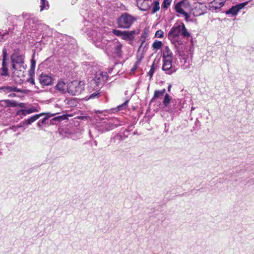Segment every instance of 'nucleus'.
Here are the masks:
<instances>
[{"label":"nucleus","mask_w":254,"mask_h":254,"mask_svg":"<svg viewBox=\"0 0 254 254\" xmlns=\"http://www.w3.org/2000/svg\"><path fill=\"white\" fill-rule=\"evenodd\" d=\"M168 38L177 49L180 55L181 54L180 46H183V41L180 36L186 39L190 37V33L187 29L183 23L175 24L168 32Z\"/></svg>","instance_id":"f257e3e1"},{"label":"nucleus","mask_w":254,"mask_h":254,"mask_svg":"<svg viewBox=\"0 0 254 254\" xmlns=\"http://www.w3.org/2000/svg\"><path fill=\"white\" fill-rule=\"evenodd\" d=\"M173 53L168 46H165L163 50V65L162 69L166 74L171 75L175 73L177 67L172 65Z\"/></svg>","instance_id":"f03ea898"},{"label":"nucleus","mask_w":254,"mask_h":254,"mask_svg":"<svg viewBox=\"0 0 254 254\" xmlns=\"http://www.w3.org/2000/svg\"><path fill=\"white\" fill-rule=\"evenodd\" d=\"M86 32L87 35L93 41L96 47L101 49L106 47L108 41L104 39L103 35L105 33V30L103 28L94 27L93 29L87 31Z\"/></svg>","instance_id":"7ed1b4c3"},{"label":"nucleus","mask_w":254,"mask_h":254,"mask_svg":"<svg viewBox=\"0 0 254 254\" xmlns=\"http://www.w3.org/2000/svg\"><path fill=\"white\" fill-rule=\"evenodd\" d=\"M176 11L185 17V20L190 21V15L187 12L190 9V5L188 0H183L178 2L175 6Z\"/></svg>","instance_id":"20e7f679"},{"label":"nucleus","mask_w":254,"mask_h":254,"mask_svg":"<svg viewBox=\"0 0 254 254\" xmlns=\"http://www.w3.org/2000/svg\"><path fill=\"white\" fill-rule=\"evenodd\" d=\"M135 20V18L132 15L126 13H123L117 20L118 27L128 29L130 27Z\"/></svg>","instance_id":"39448f33"},{"label":"nucleus","mask_w":254,"mask_h":254,"mask_svg":"<svg viewBox=\"0 0 254 254\" xmlns=\"http://www.w3.org/2000/svg\"><path fill=\"white\" fill-rule=\"evenodd\" d=\"M84 85L83 81L74 80L68 83V93L71 95H79L84 90Z\"/></svg>","instance_id":"423d86ee"},{"label":"nucleus","mask_w":254,"mask_h":254,"mask_svg":"<svg viewBox=\"0 0 254 254\" xmlns=\"http://www.w3.org/2000/svg\"><path fill=\"white\" fill-rule=\"evenodd\" d=\"M108 74L106 72L99 71L96 72L92 82L98 87H101L107 80Z\"/></svg>","instance_id":"0eeeda50"},{"label":"nucleus","mask_w":254,"mask_h":254,"mask_svg":"<svg viewBox=\"0 0 254 254\" xmlns=\"http://www.w3.org/2000/svg\"><path fill=\"white\" fill-rule=\"evenodd\" d=\"M207 7L205 4L200 2L195 3L191 8L190 13L194 16H198L207 12Z\"/></svg>","instance_id":"6e6552de"},{"label":"nucleus","mask_w":254,"mask_h":254,"mask_svg":"<svg viewBox=\"0 0 254 254\" xmlns=\"http://www.w3.org/2000/svg\"><path fill=\"white\" fill-rule=\"evenodd\" d=\"M24 57L18 53H14L11 57L12 67L14 69L24 68Z\"/></svg>","instance_id":"1a4fd4ad"},{"label":"nucleus","mask_w":254,"mask_h":254,"mask_svg":"<svg viewBox=\"0 0 254 254\" xmlns=\"http://www.w3.org/2000/svg\"><path fill=\"white\" fill-rule=\"evenodd\" d=\"M38 80L42 86H49L53 84L54 78L51 73H42L38 77Z\"/></svg>","instance_id":"9d476101"},{"label":"nucleus","mask_w":254,"mask_h":254,"mask_svg":"<svg viewBox=\"0 0 254 254\" xmlns=\"http://www.w3.org/2000/svg\"><path fill=\"white\" fill-rule=\"evenodd\" d=\"M248 3V2L246 1L233 6L229 10H227L225 13L227 15H230L231 16H235L240 10L243 9Z\"/></svg>","instance_id":"9b49d317"},{"label":"nucleus","mask_w":254,"mask_h":254,"mask_svg":"<svg viewBox=\"0 0 254 254\" xmlns=\"http://www.w3.org/2000/svg\"><path fill=\"white\" fill-rule=\"evenodd\" d=\"M226 0H214L209 3L208 5V9L212 12H217L222 7Z\"/></svg>","instance_id":"f8f14e48"},{"label":"nucleus","mask_w":254,"mask_h":254,"mask_svg":"<svg viewBox=\"0 0 254 254\" xmlns=\"http://www.w3.org/2000/svg\"><path fill=\"white\" fill-rule=\"evenodd\" d=\"M137 7L142 11H147L150 8L153 2L150 0H137Z\"/></svg>","instance_id":"ddd939ff"},{"label":"nucleus","mask_w":254,"mask_h":254,"mask_svg":"<svg viewBox=\"0 0 254 254\" xmlns=\"http://www.w3.org/2000/svg\"><path fill=\"white\" fill-rule=\"evenodd\" d=\"M68 84L67 83L65 82L63 80H60L54 88L56 91L62 94H64L68 92Z\"/></svg>","instance_id":"4468645a"},{"label":"nucleus","mask_w":254,"mask_h":254,"mask_svg":"<svg viewBox=\"0 0 254 254\" xmlns=\"http://www.w3.org/2000/svg\"><path fill=\"white\" fill-rule=\"evenodd\" d=\"M182 107L181 103L179 102V100H175L171 102L168 107V109L167 110L171 113H174L180 111Z\"/></svg>","instance_id":"2eb2a0df"},{"label":"nucleus","mask_w":254,"mask_h":254,"mask_svg":"<svg viewBox=\"0 0 254 254\" xmlns=\"http://www.w3.org/2000/svg\"><path fill=\"white\" fill-rule=\"evenodd\" d=\"M0 105L5 107H14L19 106L20 107L23 108L24 107L23 103H18L15 101H10L9 100H4L0 101Z\"/></svg>","instance_id":"dca6fc26"},{"label":"nucleus","mask_w":254,"mask_h":254,"mask_svg":"<svg viewBox=\"0 0 254 254\" xmlns=\"http://www.w3.org/2000/svg\"><path fill=\"white\" fill-rule=\"evenodd\" d=\"M115 121L116 120L114 119H108L107 121L104 122L102 126L105 127V129L106 131L113 129L117 127L115 124Z\"/></svg>","instance_id":"f3484780"},{"label":"nucleus","mask_w":254,"mask_h":254,"mask_svg":"<svg viewBox=\"0 0 254 254\" xmlns=\"http://www.w3.org/2000/svg\"><path fill=\"white\" fill-rule=\"evenodd\" d=\"M0 92L2 93H4L5 94H9L11 92H21L22 90L20 89L17 88L15 86H6L1 87L0 88Z\"/></svg>","instance_id":"a211bd4d"},{"label":"nucleus","mask_w":254,"mask_h":254,"mask_svg":"<svg viewBox=\"0 0 254 254\" xmlns=\"http://www.w3.org/2000/svg\"><path fill=\"white\" fill-rule=\"evenodd\" d=\"M12 36L13 34L11 29L9 28L8 30L0 32V41H5L9 36L12 37Z\"/></svg>","instance_id":"6ab92c4d"},{"label":"nucleus","mask_w":254,"mask_h":254,"mask_svg":"<svg viewBox=\"0 0 254 254\" xmlns=\"http://www.w3.org/2000/svg\"><path fill=\"white\" fill-rule=\"evenodd\" d=\"M123 47L122 44H121L118 41L116 42L114 47V53L118 57H121L123 55V52L122 50Z\"/></svg>","instance_id":"aec40b11"},{"label":"nucleus","mask_w":254,"mask_h":254,"mask_svg":"<svg viewBox=\"0 0 254 254\" xmlns=\"http://www.w3.org/2000/svg\"><path fill=\"white\" fill-rule=\"evenodd\" d=\"M38 29L41 32L46 31V32H43L42 34V38H44L47 36H49L52 33L50 29H49V27L46 25L39 26Z\"/></svg>","instance_id":"412c9836"},{"label":"nucleus","mask_w":254,"mask_h":254,"mask_svg":"<svg viewBox=\"0 0 254 254\" xmlns=\"http://www.w3.org/2000/svg\"><path fill=\"white\" fill-rule=\"evenodd\" d=\"M43 115H44V113H41L39 114L34 115L29 118V119H28L27 120H25L23 122V124L27 125H31L32 123H33L35 121L38 120L41 116H43Z\"/></svg>","instance_id":"4be33fe9"},{"label":"nucleus","mask_w":254,"mask_h":254,"mask_svg":"<svg viewBox=\"0 0 254 254\" xmlns=\"http://www.w3.org/2000/svg\"><path fill=\"white\" fill-rule=\"evenodd\" d=\"M135 34L134 31H123V33L122 36V38L124 40H132L134 38V35Z\"/></svg>","instance_id":"5701e85b"},{"label":"nucleus","mask_w":254,"mask_h":254,"mask_svg":"<svg viewBox=\"0 0 254 254\" xmlns=\"http://www.w3.org/2000/svg\"><path fill=\"white\" fill-rule=\"evenodd\" d=\"M0 74L2 76H6L8 75V64L6 62H2V66L0 69Z\"/></svg>","instance_id":"b1692460"},{"label":"nucleus","mask_w":254,"mask_h":254,"mask_svg":"<svg viewBox=\"0 0 254 254\" xmlns=\"http://www.w3.org/2000/svg\"><path fill=\"white\" fill-rule=\"evenodd\" d=\"M163 44L161 41L155 40L152 44V47L154 50H158L161 48Z\"/></svg>","instance_id":"393cba45"},{"label":"nucleus","mask_w":254,"mask_h":254,"mask_svg":"<svg viewBox=\"0 0 254 254\" xmlns=\"http://www.w3.org/2000/svg\"><path fill=\"white\" fill-rule=\"evenodd\" d=\"M153 7L152 8L151 13H155L160 9V5H159V2L158 1L156 0L153 2Z\"/></svg>","instance_id":"a878e982"},{"label":"nucleus","mask_w":254,"mask_h":254,"mask_svg":"<svg viewBox=\"0 0 254 254\" xmlns=\"http://www.w3.org/2000/svg\"><path fill=\"white\" fill-rule=\"evenodd\" d=\"M35 27H36V25H35L33 19H29L28 22H27V23L25 22V23H24V28L25 29V28H28V29L30 28V29H34Z\"/></svg>","instance_id":"bb28decb"},{"label":"nucleus","mask_w":254,"mask_h":254,"mask_svg":"<svg viewBox=\"0 0 254 254\" xmlns=\"http://www.w3.org/2000/svg\"><path fill=\"white\" fill-rule=\"evenodd\" d=\"M171 97L169 96V94H166L165 95L164 100L163 101V104L164 105L165 107L168 108L169 106V103L171 102Z\"/></svg>","instance_id":"cd10ccee"},{"label":"nucleus","mask_w":254,"mask_h":254,"mask_svg":"<svg viewBox=\"0 0 254 254\" xmlns=\"http://www.w3.org/2000/svg\"><path fill=\"white\" fill-rule=\"evenodd\" d=\"M40 4L41 11L49 8L48 2L46 0H41Z\"/></svg>","instance_id":"c85d7f7f"},{"label":"nucleus","mask_w":254,"mask_h":254,"mask_svg":"<svg viewBox=\"0 0 254 254\" xmlns=\"http://www.w3.org/2000/svg\"><path fill=\"white\" fill-rule=\"evenodd\" d=\"M165 92V89H164L161 90H156L154 92L153 98H157L163 95Z\"/></svg>","instance_id":"c756f323"},{"label":"nucleus","mask_w":254,"mask_h":254,"mask_svg":"<svg viewBox=\"0 0 254 254\" xmlns=\"http://www.w3.org/2000/svg\"><path fill=\"white\" fill-rule=\"evenodd\" d=\"M172 0H164L162 4V8L167 9L170 6Z\"/></svg>","instance_id":"7c9ffc66"},{"label":"nucleus","mask_w":254,"mask_h":254,"mask_svg":"<svg viewBox=\"0 0 254 254\" xmlns=\"http://www.w3.org/2000/svg\"><path fill=\"white\" fill-rule=\"evenodd\" d=\"M128 102V100H127L122 104L119 105L117 107L118 111H121L126 109L127 106Z\"/></svg>","instance_id":"2f4dec72"},{"label":"nucleus","mask_w":254,"mask_h":254,"mask_svg":"<svg viewBox=\"0 0 254 254\" xmlns=\"http://www.w3.org/2000/svg\"><path fill=\"white\" fill-rule=\"evenodd\" d=\"M100 96V92L99 90L96 91L93 93H92L90 95L88 99H94L99 98Z\"/></svg>","instance_id":"473e14b6"},{"label":"nucleus","mask_w":254,"mask_h":254,"mask_svg":"<svg viewBox=\"0 0 254 254\" xmlns=\"http://www.w3.org/2000/svg\"><path fill=\"white\" fill-rule=\"evenodd\" d=\"M155 37L159 38H162L164 37V32L161 30H157L155 34Z\"/></svg>","instance_id":"72a5a7b5"},{"label":"nucleus","mask_w":254,"mask_h":254,"mask_svg":"<svg viewBox=\"0 0 254 254\" xmlns=\"http://www.w3.org/2000/svg\"><path fill=\"white\" fill-rule=\"evenodd\" d=\"M112 33L117 36L122 37L123 31L119 30L113 29L112 31Z\"/></svg>","instance_id":"f704fd0d"},{"label":"nucleus","mask_w":254,"mask_h":254,"mask_svg":"<svg viewBox=\"0 0 254 254\" xmlns=\"http://www.w3.org/2000/svg\"><path fill=\"white\" fill-rule=\"evenodd\" d=\"M26 114H27V110H25L21 109V110L18 111L17 112V115H22L23 116H25Z\"/></svg>","instance_id":"c9c22d12"},{"label":"nucleus","mask_w":254,"mask_h":254,"mask_svg":"<svg viewBox=\"0 0 254 254\" xmlns=\"http://www.w3.org/2000/svg\"><path fill=\"white\" fill-rule=\"evenodd\" d=\"M47 120H48V118L45 117L41 121H39L37 123L38 126L41 127L42 126V125L46 124V121Z\"/></svg>","instance_id":"e433bc0d"},{"label":"nucleus","mask_w":254,"mask_h":254,"mask_svg":"<svg viewBox=\"0 0 254 254\" xmlns=\"http://www.w3.org/2000/svg\"><path fill=\"white\" fill-rule=\"evenodd\" d=\"M38 112V110H37L35 108H31L27 110V114H30L33 112Z\"/></svg>","instance_id":"4c0bfd02"},{"label":"nucleus","mask_w":254,"mask_h":254,"mask_svg":"<svg viewBox=\"0 0 254 254\" xmlns=\"http://www.w3.org/2000/svg\"><path fill=\"white\" fill-rule=\"evenodd\" d=\"M153 65L154 64H152L150 70L148 71V75H149L150 76V77H152L154 72V69L153 68Z\"/></svg>","instance_id":"58836bf2"},{"label":"nucleus","mask_w":254,"mask_h":254,"mask_svg":"<svg viewBox=\"0 0 254 254\" xmlns=\"http://www.w3.org/2000/svg\"><path fill=\"white\" fill-rule=\"evenodd\" d=\"M6 56H7V53H6V50L5 49H3V51H2V62L4 61V62H6Z\"/></svg>","instance_id":"ea45409f"},{"label":"nucleus","mask_w":254,"mask_h":254,"mask_svg":"<svg viewBox=\"0 0 254 254\" xmlns=\"http://www.w3.org/2000/svg\"><path fill=\"white\" fill-rule=\"evenodd\" d=\"M35 65H36V62L33 59L31 61V69L34 70L35 68Z\"/></svg>","instance_id":"a19ab883"},{"label":"nucleus","mask_w":254,"mask_h":254,"mask_svg":"<svg viewBox=\"0 0 254 254\" xmlns=\"http://www.w3.org/2000/svg\"><path fill=\"white\" fill-rule=\"evenodd\" d=\"M138 66V62H136L135 63V64H134V65L133 66V67L131 68V71L134 72L137 69Z\"/></svg>","instance_id":"79ce46f5"},{"label":"nucleus","mask_w":254,"mask_h":254,"mask_svg":"<svg viewBox=\"0 0 254 254\" xmlns=\"http://www.w3.org/2000/svg\"><path fill=\"white\" fill-rule=\"evenodd\" d=\"M22 127V125H20V126H12L11 127H10V129H12L14 130V131H16V130H17V128L18 127Z\"/></svg>","instance_id":"37998d69"},{"label":"nucleus","mask_w":254,"mask_h":254,"mask_svg":"<svg viewBox=\"0 0 254 254\" xmlns=\"http://www.w3.org/2000/svg\"><path fill=\"white\" fill-rule=\"evenodd\" d=\"M65 119H66L65 116H59V117H57L55 118L54 119V120L58 119V120H64Z\"/></svg>","instance_id":"c03bdc74"},{"label":"nucleus","mask_w":254,"mask_h":254,"mask_svg":"<svg viewBox=\"0 0 254 254\" xmlns=\"http://www.w3.org/2000/svg\"><path fill=\"white\" fill-rule=\"evenodd\" d=\"M8 96L9 97L12 98L15 96V94L13 92H11L8 94Z\"/></svg>","instance_id":"a18cd8bd"},{"label":"nucleus","mask_w":254,"mask_h":254,"mask_svg":"<svg viewBox=\"0 0 254 254\" xmlns=\"http://www.w3.org/2000/svg\"><path fill=\"white\" fill-rule=\"evenodd\" d=\"M30 82L32 84H35V81H34V79H33V78L30 79Z\"/></svg>","instance_id":"49530a36"},{"label":"nucleus","mask_w":254,"mask_h":254,"mask_svg":"<svg viewBox=\"0 0 254 254\" xmlns=\"http://www.w3.org/2000/svg\"><path fill=\"white\" fill-rule=\"evenodd\" d=\"M194 109H195V107H191V111H192L194 110Z\"/></svg>","instance_id":"de8ad7c7"},{"label":"nucleus","mask_w":254,"mask_h":254,"mask_svg":"<svg viewBox=\"0 0 254 254\" xmlns=\"http://www.w3.org/2000/svg\"><path fill=\"white\" fill-rule=\"evenodd\" d=\"M23 16L26 18V16L27 15L26 14H24V15L23 14Z\"/></svg>","instance_id":"09e8293b"}]
</instances>
